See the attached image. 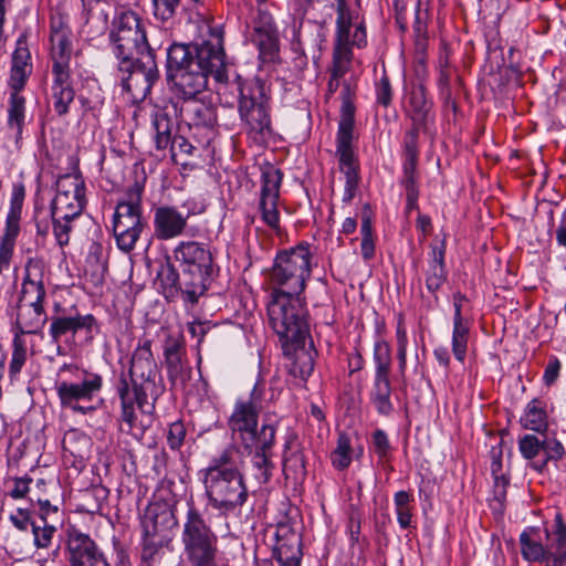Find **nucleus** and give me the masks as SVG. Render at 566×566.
<instances>
[{"label":"nucleus","instance_id":"f257e3e1","mask_svg":"<svg viewBox=\"0 0 566 566\" xmlns=\"http://www.w3.org/2000/svg\"><path fill=\"white\" fill-rule=\"evenodd\" d=\"M227 83V63L221 30L200 43H174L167 50V78L185 99H192L208 85L209 76Z\"/></svg>","mask_w":566,"mask_h":566},{"label":"nucleus","instance_id":"f03ea898","mask_svg":"<svg viewBox=\"0 0 566 566\" xmlns=\"http://www.w3.org/2000/svg\"><path fill=\"white\" fill-rule=\"evenodd\" d=\"M158 367L151 353V340L144 339L135 348L128 373H122L115 385L116 394L120 401V420L126 426V432L137 439L143 438L148 424L138 423L135 405L145 415L153 413L154 400L159 395L156 384Z\"/></svg>","mask_w":566,"mask_h":566},{"label":"nucleus","instance_id":"7ed1b4c3","mask_svg":"<svg viewBox=\"0 0 566 566\" xmlns=\"http://www.w3.org/2000/svg\"><path fill=\"white\" fill-rule=\"evenodd\" d=\"M44 264L39 259H29L24 266L21 291L17 303L14 334L36 335L48 322L44 302L46 290L43 282Z\"/></svg>","mask_w":566,"mask_h":566},{"label":"nucleus","instance_id":"20e7f679","mask_svg":"<svg viewBox=\"0 0 566 566\" xmlns=\"http://www.w3.org/2000/svg\"><path fill=\"white\" fill-rule=\"evenodd\" d=\"M268 315L284 355L305 343L310 332L301 295L271 294Z\"/></svg>","mask_w":566,"mask_h":566},{"label":"nucleus","instance_id":"39448f33","mask_svg":"<svg viewBox=\"0 0 566 566\" xmlns=\"http://www.w3.org/2000/svg\"><path fill=\"white\" fill-rule=\"evenodd\" d=\"M308 244H297L276 254L271 273V294L302 295L312 275Z\"/></svg>","mask_w":566,"mask_h":566},{"label":"nucleus","instance_id":"423d86ee","mask_svg":"<svg viewBox=\"0 0 566 566\" xmlns=\"http://www.w3.org/2000/svg\"><path fill=\"white\" fill-rule=\"evenodd\" d=\"M112 52L118 61L117 70H127L133 60L154 53L139 15L130 10L123 11L113 21L109 32Z\"/></svg>","mask_w":566,"mask_h":566},{"label":"nucleus","instance_id":"0eeeda50","mask_svg":"<svg viewBox=\"0 0 566 566\" xmlns=\"http://www.w3.org/2000/svg\"><path fill=\"white\" fill-rule=\"evenodd\" d=\"M188 510L182 526L181 543L189 566H217L218 538L193 502Z\"/></svg>","mask_w":566,"mask_h":566},{"label":"nucleus","instance_id":"6e6552de","mask_svg":"<svg viewBox=\"0 0 566 566\" xmlns=\"http://www.w3.org/2000/svg\"><path fill=\"white\" fill-rule=\"evenodd\" d=\"M239 92V114L250 134L264 137L271 134V116L269 95L265 83L259 78L242 81L237 76L233 81Z\"/></svg>","mask_w":566,"mask_h":566},{"label":"nucleus","instance_id":"1a4fd4ad","mask_svg":"<svg viewBox=\"0 0 566 566\" xmlns=\"http://www.w3.org/2000/svg\"><path fill=\"white\" fill-rule=\"evenodd\" d=\"M176 261L182 264V284L193 296H201L211 281L214 263L207 244L181 241L174 249Z\"/></svg>","mask_w":566,"mask_h":566},{"label":"nucleus","instance_id":"9d476101","mask_svg":"<svg viewBox=\"0 0 566 566\" xmlns=\"http://www.w3.org/2000/svg\"><path fill=\"white\" fill-rule=\"evenodd\" d=\"M144 188L134 184L126 191L125 198L118 201L113 216V233L118 249L132 251L147 222L143 217L142 196Z\"/></svg>","mask_w":566,"mask_h":566},{"label":"nucleus","instance_id":"9b49d317","mask_svg":"<svg viewBox=\"0 0 566 566\" xmlns=\"http://www.w3.org/2000/svg\"><path fill=\"white\" fill-rule=\"evenodd\" d=\"M201 475L209 505L221 514L228 515L247 503L249 492L241 471Z\"/></svg>","mask_w":566,"mask_h":566},{"label":"nucleus","instance_id":"f8f14e48","mask_svg":"<svg viewBox=\"0 0 566 566\" xmlns=\"http://www.w3.org/2000/svg\"><path fill=\"white\" fill-rule=\"evenodd\" d=\"M264 385L256 382L249 397L239 398L228 419L232 438L239 441L244 450L252 453L255 441L259 440V415L263 409Z\"/></svg>","mask_w":566,"mask_h":566},{"label":"nucleus","instance_id":"ddd939ff","mask_svg":"<svg viewBox=\"0 0 566 566\" xmlns=\"http://www.w3.org/2000/svg\"><path fill=\"white\" fill-rule=\"evenodd\" d=\"M177 524L172 509L166 502L149 503L142 517V562L145 566H156L161 559L164 538L159 535L163 527Z\"/></svg>","mask_w":566,"mask_h":566},{"label":"nucleus","instance_id":"4468645a","mask_svg":"<svg viewBox=\"0 0 566 566\" xmlns=\"http://www.w3.org/2000/svg\"><path fill=\"white\" fill-rule=\"evenodd\" d=\"M354 114L355 107L345 98L340 108V119L336 136V155L338 157L339 169L345 175V188L343 195L344 202H350L355 197L358 187L359 177L352 147L354 133Z\"/></svg>","mask_w":566,"mask_h":566},{"label":"nucleus","instance_id":"2eb2a0df","mask_svg":"<svg viewBox=\"0 0 566 566\" xmlns=\"http://www.w3.org/2000/svg\"><path fill=\"white\" fill-rule=\"evenodd\" d=\"M122 73L120 83L132 102H143L159 80V71L155 53H147L143 57L134 59L133 65Z\"/></svg>","mask_w":566,"mask_h":566},{"label":"nucleus","instance_id":"dca6fc26","mask_svg":"<svg viewBox=\"0 0 566 566\" xmlns=\"http://www.w3.org/2000/svg\"><path fill=\"white\" fill-rule=\"evenodd\" d=\"M557 534L566 537V523L560 513L555 514L551 527L547 525L544 528L526 527L520 535V551L523 559L530 563L545 560Z\"/></svg>","mask_w":566,"mask_h":566},{"label":"nucleus","instance_id":"f3484780","mask_svg":"<svg viewBox=\"0 0 566 566\" xmlns=\"http://www.w3.org/2000/svg\"><path fill=\"white\" fill-rule=\"evenodd\" d=\"M103 378L98 374L86 373L81 382L61 381L56 385V395L63 408L71 409L81 415H87L95 410L93 406L81 402H91L101 391Z\"/></svg>","mask_w":566,"mask_h":566},{"label":"nucleus","instance_id":"a211bd4d","mask_svg":"<svg viewBox=\"0 0 566 566\" xmlns=\"http://www.w3.org/2000/svg\"><path fill=\"white\" fill-rule=\"evenodd\" d=\"M282 178L281 170L273 166L262 169L259 210L262 221L275 232L281 230L279 200Z\"/></svg>","mask_w":566,"mask_h":566},{"label":"nucleus","instance_id":"6ab92c4d","mask_svg":"<svg viewBox=\"0 0 566 566\" xmlns=\"http://www.w3.org/2000/svg\"><path fill=\"white\" fill-rule=\"evenodd\" d=\"M51 212L81 216L85 207V185L80 175L66 174L57 178Z\"/></svg>","mask_w":566,"mask_h":566},{"label":"nucleus","instance_id":"aec40b11","mask_svg":"<svg viewBox=\"0 0 566 566\" xmlns=\"http://www.w3.org/2000/svg\"><path fill=\"white\" fill-rule=\"evenodd\" d=\"M24 200V188L14 187L10 199V209L6 218L3 234L0 239V273L8 270L13 256L15 240L20 233V220Z\"/></svg>","mask_w":566,"mask_h":566},{"label":"nucleus","instance_id":"412c9836","mask_svg":"<svg viewBox=\"0 0 566 566\" xmlns=\"http://www.w3.org/2000/svg\"><path fill=\"white\" fill-rule=\"evenodd\" d=\"M276 423L271 417L263 418L259 432V440L253 447L252 465L255 469V479L260 483H266L272 476L274 464L272 462V448L275 443Z\"/></svg>","mask_w":566,"mask_h":566},{"label":"nucleus","instance_id":"4be33fe9","mask_svg":"<svg viewBox=\"0 0 566 566\" xmlns=\"http://www.w3.org/2000/svg\"><path fill=\"white\" fill-rule=\"evenodd\" d=\"M197 214L189 209L186 214L174 206L163 205L154 209V237L160 241H168L182 235L188 226V219Z\"/></svg>","mask_w":566,"mask_h":566},{"label":"nucleus","instance_id":"5701e85b","mask_svg":"<svg viewBox=\"0 0 566 566\" xmlns=\"http://www.w3.org/2000/svg\"><path fill=\"white\" fill-rule=\"evenodd\" d=\"M67 551L71 566H111L96 543L77 530L69 533Z\"/></svg>","mask_w":566,"mask_h":566},{"label":"nucleus","instance_id":"b1692460","mask_svg":"<svg viewBox=\"0 0 566 566\" xmlns=\"http://www.w3.org/2000/svg\"><path fill=\"white\" fill-rule=\"evenodd\" d=\"M336 40L334 49H352V46L364 48L367 44L366 28L358 23L352 33L353 17L346 4V0H336Z\"/></svg>","mask_w":566,"mask_h":566},{"label":"nucleus","instance_id":"393cba45","mask_svg":"<svg viewBox=\"0 0 566 566\" xmlns=\"http://www.w3.org/2000/svg\"><path fill=\"white\" fill-rule=\"evenodd\" d=\"M273 556L279 566H301L302 538L289 524L280 523L275 531Z\"/></svg>","mask_w":566,"mask_h":566},{"label":"nucleus","instance_id":"a878e982","mask_svg":"<svg viewBox=\"0 0 566 566\" xmlns=\"http://www.w3.org/2000/svg\"><path fill=\"white\" fill-rule=\"evenodd\" d=\"M32 70L31 53L28 49L27 39L25 35H21L12 54L9 88L23 90Z\"/></svg>","mask_w":566,"mask_h":566},{"label":"nucleus","instance_id":"bb28decb","mask_svg":"<svg viewBox=\"0 0 566 566\" xmlns=\"http://www.w3.org/2000/svg\"><path fill=\"white\" fill-rule=\"evenodd\" d=\"M96 326V319L92 314L81 315L76 314L73 316H57L52 317L49 335L53 344L60 347V339L62 336L71 333L75 335L78 331H85L92 333Z\"/></svg>","mask_w":566,"mask_h":566},{"label":"nucleus","instance_id":"cd10ccee","mask_svg":"<svg viewBox=\"0 0 566 566\" xmlns=\"http://www.w3.org/2000/svg\"><path fill=\"white\" fill-rule=\"evenodd\" d=\"M283 471L287 478L303 480L306 475V460L302 444L295 432L285 436Z\"/></svg>","mask_w":566,"mask_h":566},{"label":"nucleus","instance_id":"c85d7f7f","mask_svg":"<svg viewBox=\"0 0 566 566\" xmlns=\"http://www.w3.org/2000/svg\"><path fill=\"white\" fill-rule=\"evenodd\" d=\"M51 61L70 63L72 55L71 30L62 17H52L50 23Z\"/></svg>","mask_w":566,"mask_h":566},{"label":"nucleus","instance_id":"c756f323","mask_svg":"<svg viewBox=\"0 0 566 566\" xmlns=\"http://www.w3.org/2000/svg\"><path fill=\"white\" fill-rule=\"evenodd\" d=\"M158 280L166 298H175L181 294L185 301L193 304L200 297L193 296L191 289L187 290L184 286L182 273L179 274L177 270L170 264L161 268V270L158 272Z\"/></svg>","mask_w":566,"mask_h":566},{"label":"nucleus","instance_id":"7c9ffc66","mask_svg":"<svg viewBox=\"0 0 566 566\" xmlns=\"http://www.w3.org/2000/svg\"><path fill=\"white\" fill-rule=\"evenodd\" d=\"M408 105L412 120V128L410 130H416L417 136H419V130L426 126L431 109V103L427 98V93L422 85L411 88Z\"/></svg>","mask_w":566,"mask_h":566},{"label":"nucleus","instance_id":"2f4dec72","mask_svg":"<svg viewBox=\"0 0 566 566\" xmlns=\"http://www.w3.org/2000/svg\"><path fill=\"white\" fill-rule=\"evenodd\" d=\"M390 397L391 382L389 375H374L369 399L379 415L388 417L394 411Z\"/></svg>","mask_w":566,"mask_h":566},{"label":"nucleus","instance_id":"473e14b6","mask_svg":"<svg viewBox=\"0 0 566 566\" xmlns=\"http://www.w3.org/2000/svg\"><path fill=\"white\" fill-rule=\"evenodd\" d=\"M21 91L22 90H10L7 108V125L10 130L14 132L17 142L22 137L27 117V99L21 94Z\"/></svg>","mask_w":566,"mask_h":566},{"label":"nucleus","instance_id":"72a5a7b5","mask_svg":"<svg viewBox=\"0 0 566 566\" xmlns=\"http://www.w3.org/2000/svg\"><path fill=\"white\" fill-rule=\"evenodd\" d=\"M444 242L440 245L431 247V260L426 271V286L429 292L436 293L447 280V271L444 268Z\"/></svg>","mask_w":566,"mask_h":566},{"label":"nucleus","instance_id":"f704fd0d","mask_svg":"<svg viewBox=\"0 0 566 566\" xmlns=\"http://www.w3.org/2000/svg\"><path fill=\"white\" fill-rule=\"evenodd\" d=\"M252 43L259 50V57L263 63L274 62L279 57L280 39L277 30L253 32Z\"/></svg>","mask_w":566,"mask_h":566},{"label":"nucleus","instance_id":"c9c22d12","mask_svg":"<svg viewBox=\"0 0 566 566\" xmlns=\"http://www.w3.org/2000/svg\"><path fill=\"white\" fill-rule=\"evenodd\" d=\"M153 128L155 130V144L158 150L168 148L172 140L174 119L167 107L157 109L153 115Z\"/></svg>","mask_w":566,"mask_h":566},{"label":"nucleus","instance_id":"e433bc0d","mask_svg":"<svg viewBox=\"0 0 566 566\" xmlns=\"http://www.w3.org/2000/svg\"><path fill=\"white\" fill-rule=\"evenodd\" d=\"M461 300V297H459ZM468 335L469 328L463 323L461 303L460 301L454 302V319H453V332H452V352L454 357L459 361H464L468 348Z\"/></svg>","mask_w":566,"mask_h":566},{"label":"nucleus","instance_id":"4c0bfd02","mask_svg":"<svg viewBox=\"0 0 566 566\" xmlns=\"http://www.w3.org/2000/svg\"><path fill=\"white\" fill-rule=\"evenodd\" d=\"M287 356H293L290 373L294 377L306 380L314 370V356L311 350L305 349V343L291 349Z\"/></svg>","mask_w":566,"mask_h":566},{"label":"nucleus","instance_id":"58836bf2","mask_svg":"<svg viewBox=\"0 0 566 566\" xmlns=\"http://www.w3.org/2000/svg\"><path fill=\"white\" fill-rule=\"evenodd\" d=\"M522 426L532 431L544 432L547 429V415L544 403L538 399H533L525 408L521 418Z\"/></svg>","mask_w":566,"mask_h":566},{"label":"nucleus","instance_id":"ea45409f","mask_svg":"<svg viewBox=\"0 0 566 566\" xmlns=\"http://www.w3.org/2000/svg\"><path fill=\"white\" fill-rule=\"evenodd\" d=\"M66 213L51 212L50 219L52 220V231L59 248L64 249L69 245L71 233L74 228V221L78 216H65Z\"/></svg>","mask_w":566,"mask_h":566},{"label":"nucleus","instance_id":"a19ab883","mask_svg":"<svg viewBox=\"0 0 566 566\" xmlns=\"http://www.w3.org/2000/svg\"><path fill=\"white\" fill-rule=\"evenodd\" d=\"M190 125L212 129L217 124L216 109L203 103L193 102L186 108Z\"/></svg>","mask_w":566,"mask_h":566},{"label":"nucleus","instance_id":"79ce46f5","mask_svg":"<svg viewBox=\"0 0 566 566\" xmlns=\"http://www.w3.org/2000/svg\"><path fill=\"white\" fill-rule=\"evenodd\" d=\"M402 175H419L417 170L419 150L416 130H408L403 139Z\"/></svg>","mask_w":566,"mask_h":566},{"label":"nucleus","instance_id":"37998d69","mask_svg":"<svg viewBox=\"0 0 566 566\" xmlns=\"http://www.w3.org/2000/svg\"><path fill=\"white\" fill-rule=\"evenodd\" d=\"M331 461L335 469L346 470L353 461V448L350 438L345 432H339L336 448L331 453Z\"/></svg>","mask_w":566,"mask_h":566},{"label":"nucleus","instance_id":"c03bdc74","mask_svg":"<svg viewBox=\"0 0 566 566\" xmlns=\"http://www.w3.org/2000/svg\"><path fill=\"white\" fill-rule=\"evenodd\" d=\"M235 448H227L219 455L211 459L210 464L200 471L201 474L241 471L235 463L234 455L237 454Z\"/></svg>","mask_w":566,"mask_h":566},{"label":"nucleus","instance_id":"a18cd8bd","mask_svg":"<svg viewBox=\"0 0 566 566\" xmlns=\"http://www.w3.org/2000/svg\"><path fill=\"white\" fill-rule=\"evenodd\" d=\"M185 356L186 354L164 356L168 379L172 386L182 385L188 378L189 368L185 364Z\"/></svg>","mask_w":566,"mask_h":566},{"label":"nucleus","instance_id":"49530a36","mask_svg":"<svg viewBox=\"0 0 566 566\" xmlns=\"http://www.w3.org/2000/svg\"><path fill=\"white\" fill-rule=\"evenodd\" d=\"M542 454V459H537V461L532 462V468L539 472L546 468L548 461H558L562 459L565 454V449L557 439L545 437L543 439Z\"/></svg>","mask_w":566,"mask_h":566},{"label":"nucleus","instance_id":"de8ad7c7","mask_svg":"<svg viewBox=\"0 0 566 566\" xmlns=\"http://www.w3.org/2000/svg\"><path fill=\"white\" fill-rule=\"evenodd\" d=\"M373 360L375 364V375H390L391 348L386 340L378 339L375 342Z\"/></svg>","mask_w":566,"mask_h":566},{"label":"nucleus","instance_id":"09e8293b","mask_svg":"<svg viewBox=\"0 0 566 566\" xmlns=\"http://www.w3.org/2000/svg\"><path fill=\"white\" fill-rule=\"evenodd\" d=\"M167 149L174 163L186 166L196 148L184 136L175 135Z\"/></svg>","mask_w":566,"mask_h":566},{"label":"nucleus","instance_id":"8fccbe9b","mask_svg":"<svg viewBox=\"0 0 566 566\" xmlns=\"http://www.w3.org/2000/svg\"><path fill=\"white\" fill-rule=\"evenodd\" d=\"M75 92L73 87H62L51 90V103L54 112L59 116H64L69 113L70 105L73 103Z\"/></svg>","mask_w":566,"mask_h":566},{"label":"nucleus","instance_id":"3c124183","mask_svg":"<svg viewBox=\"0 0 566 566\" xmlns=\"http://www.w3.org/2000/svg\"><path fill=\"white\" fill-rule=\"evenodd\" d=\"M360 233V253L366 261L371 260L375 255V242L373 237L371 219L366 213L361 217Z\"/></svg>","mask_w":566,"mask_h":566},{"label":"nucleus","instance_id":"603ef678","mask_svg":"<svg viewBox=\"0 0 566 566\" xmlns=\"http://www.w3.org/2000/svg\"><path fill=\"white\" fill-rule=\"evenodd\" d=\"M12 357L9 366V373L11 376L18 375L27 360V346L25 342L19 334H14L12 340Z\"/></svg>","mask_w":566,"mask_h":566},{"label":"nucleus","instance_id":"864d4df0","mask_svg":"<svg viewBox=\"0 0 566 566\" xmlns=\"http://www.w3.org/2000/svg\"><path fill=\"white\" fill-rule=\"evenodd\" d=\"M153 14L161 22L171 21L180 7V0H151Z\"/></svg>","mask_w":566,"mask_h":566},{"label":"nucleus","instance_id":"5fc2aeb1","mask_svg":"<svg viewBox=\"0 0 566 566\" xmlns=\"http://www.w3.org/2000/svg\"><path fill=\"white\" fill-rule=\"evenodd\" d=\"M541 563L545 566H566V537L557 534L548 555Z\"/></svg>","mask_w":566,"mask_h":566},{"label":"nucleus","instance_id":"6e6d98bb","mask_svg":"<svg viewBox=\"0 0 566 566\" xmlns=\"http://www.w3.org/2000/svg\"><path fill=\"white\" fill-rule=\"evenodd\" d=\"M518 449L526 460L537 461L536 458L542 454L543 439L534 434H525L518 441Z\"/></svg>","mask_w":566,"mask_h":566},{"label":"nucleus","instance_id":"4d7b16f0","mask_svg":"<svg viewBox=\"0 0 566 566\" xmlns=\"http://www.w3.org/2000/svg\"><path fill=\"white\" fill-rule=\"evenodd\" d=\"M42 525L35 522L31 523L33 533V543L38 548H48L53 539L56 532V527L50 524L48 521L42 522Z\"/></svg>","mask_w":566,"mask_h":566},{"label":"nucleus","instance_id":"13d9d810","mask_svg":"<svg viewBox=\"0 0 566 566\" xmlns=\"http://www.w3.org/2000/svg\"><path fill=\"white\" fill-rule=\"evenodd\" d=\"M352 57V49H334L331 76H334V78H342L348 71Z\"/></svg>","mask_w":566,"mask_h":566},{"label":"nucleus","instance_id":"bf43d9fd","mask_svg":"<svg viewBox=\"0 0 566 566\" xmlns=\"http://www.w3.org/2000/svg\"><path fill=\"white\" fill-rule=\"evenodd\" d=\"M53 82L51 90L73 87L71 83L70 63L52 62Z\"/></svg>","mask_w":566,"mask_h":566},{"label":"nucleus","instance_id":"052dcab7","mask_svg":"<svg viewBox=\"0 0 566 566\" xmlns=\"http://www.w3.org/2000/svg\"><path fill=\"white\" fill-rule=\"evenodd\" d=\"M371 443L379 461H385L389 457L391 449L387 433L382 429H376L371 436Z\"/></svg>","mask_w":566,"mask_h":566},{"label":"nucleus","instance_id":"680f3d73","mask_svg":"<svg viewBox=\"0 0 566 566\" xmlns=\"http://www.w3.org/2000/svg\"><path fill=\"white\" fill-rule=\"evenodd\" d=\"M186 354L185 337L181 333H168L164 343V356Z\"/></svg>","mask_w":566,"mask_h":566},{"label":"nucleus","instance_id":"e2e57ef3","mask_svg":"<svg viewBox=\"0 0 566 566\" xmlns=\"http://www.w3.org/2000/svg\"><path fill=\"white\" fill-rule=\"evenodd\" d=\"M186 438V427L181 421H175L169 426L167 433V442L170 449H179Z\"/></svg>","mask_w":566,"mask_h":566},{"label":"nucleus","instance_id":"0e129e2a","mask_svg":"<svg viewBox=\"0 0 566 566\" xmlns=\"http://www.w3.org/2000/svg\"><path fill=\"white\" fill-rule=\"evenodd\" d=\"M270 30H277L274 19L265 9L259 8L256 15L253 19V32H264Z\"/></svg>","mask_w":566,"mask_h":566},{"label":"nucleus","instance_id":"69168bd1","mask_svg":"<svg viewBox=\"0 0 566 566\" xmlns=\"http://www.w3.org/2000/svg\"><path fill=\"white\" fill-rule=\"evenodd\" d=\"M34 223L36 229V239H42V241H44L50 232V228L52 227L50 212L46 213L43 210L36 209L34 213Z\"/></svg>","mask_w":566,"mask_h":566},{"label":"nucleus","instance_id":"338daca9","mask_svg":"<svg viewBox=\"0 0 566 566\" xmlns=\"http://www.w3.org/2000/svg\"><path fill=\"white\" fill-rule=\"evenodd\" d=\"M376 95L377 102L382 106L387 107L391 103L392 91L389 78L386 75L381 76L377 83Z\"/></svg>","mask_w":566,"mask_h":566},{"label":"nucleus","instance_id":"774afa93","mask_svg":"<svg viewBox=\"0 0 566 566\" xmlns=\"http://www.w3.org/2000/svg\"><path fill=\"white\" fill-rule=\"evenodd\" d=\"M32 479L29 476L23 478H14L13 480V489L9 492V495L14 499H23L28 492L30 491V483Z\"/></svg>","mask_w":566,"mask_h":566}]
</instances>
